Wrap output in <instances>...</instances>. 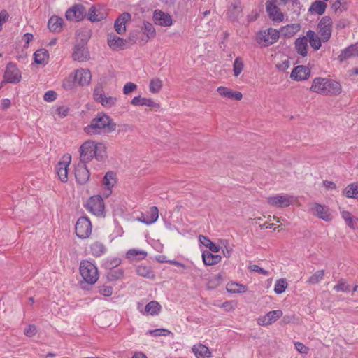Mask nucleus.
I'll return each mask as SVG.
<instances>
[{"label": "nucleus", "mask_w": 358, "mask_h": 358, "mask_svg": "<svg viewBox=\"0 0 358 358\" xmlns=\"http://www.w3.org/2000/svg\"><path fill=\"white\" fill-rule=\"evenodd\" d=\"M310 210L313 215L325 222H330L332 220L329 208L326 206L313 203L310 204Z\"/></svg>", "instance_id": "obj_11"}, {"label": "nucleus", "mask_w": 358, "mask_h": 358, "mask_svg": "<svg viewBox=\"0 0 358 358\" xmlns=\"http://www.w3.org/2000/svg\"><path fill=\"white\" fill-rule=\"evenodd\" d=\"M333 22L329 16H324L317 24V31L323 42H327L331 38Z\"/></svg>", "instance_id": "obj_9"}, {"label": "nucleus", "mask_w": 358, "mask_h": 358, "mask_svg": "<svg viewBox=\"0 0 358 358\" xmlns=\"http://www.w3.org/2000/svg\"><path fill=\"white\" fill-rule=\"evenodd\" d=\"M137 89V85L131 82H127L123 87V93L125 95L130 94L131 92L135 91Z\"/></svg>", "instance_id": "obj_55"}, {"label": "nucleus", "mask_w": 358, "mask_h": 358, "mask_svg": "<svg viewBox=\"0 0 358 358\" xmlns=\"http://www.w3.org/2000/svg\"><path fill=\"white\" fill-rule=\"evenodd\" d=\"M310 76V70L303 65H299L293 69L290 74V78L295 81L307 80Z\"/></svg>", "instance_id": "obj_19"}, {"label": "nucleus", "mask_w": 358, "mask_h": 358, "mask_svg": "<svg viewBox=\"0 0 358 358\" xmlns=\"http://www.w3.org/2000/svg\"><path fill=\"white\" fill-rule=\"evenodd\" d=\"M342 92V86L341 83L333 79L328 78L327 85L325 87L324 96H338Z\"/></svg>", "instance_id": "obj_22"}, {"label": "nucleus", "mask_w": 358, "mask_h": 358, "mask_svg": "<svg viewBox=\"0 0 358 358\" xmlns=\"http://www.w3.org/2000/svg\"><path fill=\"white\" fill-rule=\"evenodd\" d=\"M92 232V224L90 220L85 216L78 219L75 225V233L80 239L90 238Z\"/></svg>", "instance_id": "obj_7"}, {"label": "nucleus", "mask_w": 358, "mask_h": 358, "mask_svg": "<svg viewBox=\"0 0 358 358\" xmlns=\"http://www.w3.org/2000/svg\"><path fill=\"white\" fill-rule=\"evenodd\" d=\"M149 334L153 336H167L171 334L170 331L164 329H157L149 331Z\"/></svg>", "instance_id": "obj_57"}, {"label": "nucleus", "mask_w": 358, "mask_h": 358, "mask_svg": "<svg viewBox=\"0 0 358 358\" xmlns=\"http://www.w3.org/2000/svg\"><path fill=\"white\" fill-rule=\"evenodd\" d=\"M22 76L16 64L8 63L3 75V80L9 83H17L21 80Z\"/></svg>", "instance_id": "obj_12"}, {"label": "nucleus", "mask_w": 358, "mask_h": 358, "mask_svg": "<svg viewBox=\"0 0 358 358\" xmlns=\"http://www.w3.org/2000/svg\"><path fill=\"white\" fill-rule=\"evenodd\" d=\"M115 129L116 124L113 120L106 113H100L83 128V131L88 136H96L103 133H111Z\"/></svg>", "instance_id": "obj_2"}, {"label": "nucleus", "mask_w": 358, "mask_h": 358, "mask_svg": "<svg viewBox=\"0 0 358 358\" xmlns=\"http://www.w3.org/2000/svg\"><path fill=\"white\" fill-rule=\"evenodd\" d=\"M138 309L144 315H157L161 312L162 306L159 302L152 301L149 302L145 307L144 310L141 309V306H138Z\"/></svg>", "instance_id": "obj_24"}, {"label": "nucleus", "mask_w": 358, "mask_h": 358, "mask_svg": "<svg viewBox=\"0 0 358 358\" xmlns=\"http://www.w3.org/2000/svg\"><path fill=\"white\" fill-rule=\"evenodd\" d=\"M69 108L67 106H62L57 108L56 114L60 117L63 118L68 115Z\"/></svg>", "instance_id": "obj_60"}, {"label": "nucleus", "mask_w": 358, "mask_h": 358, "mask_svg": "<svg viewBox=\"0 0 358 358\" xmlns=\"http://www.w3.org/2000/svg\"><path fill=\"white\" fill-rule=\"evenodd\" d=\"M327 5L325 2L317 0L311 3L308 8V12L310 14H316L318 15H322L324 13Z\"/></svg>", "instance_id": "obj_37"}, {"label": "nucleus", "mask_w": 358, "mask_h": 358, "mask_svg": "<svg viewBox=\"0 0 358 358\" xmlns=\"http://www.w3.org/2000/svg\"><path fill=\"white\" fill-rule=\"evenodd\" d=\"M115 182L116 180L115 177V173L112 171L107 172L103 179V185L108 192L106 194V196H108L110 194L111 189L114 186Z\"/></svg>", "instance_id": "obj_38"}, {"label": "nucleus", "mask_w": 358, "mask_h": 358, "mask_svg": "<svg viewBox=\"0 0 358 358\" xmlns=\"http://www.w3.org/2000/svg\"><path fill=\"white\" fill-rule=\"evenodd\" d=\"M342 218L345 222L346 224L352 229H355L358 227V218L353 216L351 213L345 210H341Z\"/></svg>", "instance_id": "obj_36"}, {"label": "nucleus", "mask_w": 358, "mask_h": 358, "mask_svg": "<svg viewBox=\"0 0 358 358\" xmlns=\"http://www.w3.org/2000/svg\"><path fill=\"white\" fill-rule=\"evenodd\" d=\"M78 86L85 87L92 81V73L89 69L80 68L72 72Z\"/></svg>", "instance_id": "obj_13"}, {"label": "nucleus", "mask_w": 358, "mask_h": 358, "mask_svg": "<svg viewBox=\"0 0 358 358\" xmlns=\"http://www.w3.org/2000/svg\"><path fill=\"white\" fill-rule=\"evenodd\" d=\"M334 289L336 292H348L350 291V287L348 285L346 284L345 280H341L334 287Z\"/></svg>", "instance_id": "obj_54"}, {"label": "nucleus", "mask_w": 358, "mask_h": 358, "mask_svg": "<svg viewBox=\"0 0 358 358\" xmlns=\"http://www.w3.org/2000/svg\"><path fill=\"white\" fill-rule=\"evenodd\" d=\"M301 29L299 23H294L285 25L280 28V32L285 38H291L296 34Z\"/></svg>", "instance_id": "obj_32"}, {"label": "nucleus", "mask_w": 358, "mask_h": 358, "mask_svg": "<svg viewBox=\"0 0 358 358\" xmlns=\"http://www.w3.org/2000/svg\"><path fill=\"white\" fill-rule=\"evenodd\" d=\"M79 273L82 278L80 282H84L89 285H94L99 277L98 268L96 264L87 259H83L80 262Z\"/></svg>", "instance_id": "obj_3"}, {"label": "nucleus", "mask_w": 358, "mask_h": 358, "mask_svg": "<svg viewBox=\"0 0 358 358\" xmlns=\"http://www.w3.org/2000/svg\"><path fill=\"white\" fill-rule=\"evenodd\" d=\"M294 345L296 350L300 353L308 354L309 352L308 347L306 346L303 343L301 342H295Z\"/></svg>", "instance_id": "obj_62"}, {"label": "nucleus", "mask_w": 358, "mask_h": 358, "mask_svg": "<svg viewBox=\"0 0 358 358\" xmlns=\"http://www.w3.org/2000/svg\"><path fill=\"white\" fill-rule=\"evenodd\" d=\"M217 93L221 98L226 100L240 101L243 99L242 92L229 87L219 86L217 88Z\"/></svg>", "instance_id": "obj_14"}, {"label": "nucleus", "mask_w": 358, "mask_h": 358, "mask_svg": "<svg viewBox=\"0 0 358 358\" xmlns=\"http://www.w3.org/2000/svg\"><path fill=\"white\" fill-rule=\"evenodd\" d=\"M142 29L148 38H152L155 36V29L151 23L145 22Z\"/></svg>", "instance_id": "obj_52"}, {"label": "nucleus", "mask_w": 358, "mask_h": 358, "mask_svg": "<svg viewBox=\"0 0 358 358\" xmlns=\"http://www.w3.org/2000/svg\"><path fill=\"white\" fill-rule=\"evenodd\" d=\"M307 37L308 38L311 47L315 50H319L321 47V41H322L321 37L319 38L315 33L311 30L307 32Z\"/></svg>", "instance_id": "obj_43"}, {"label": "nucleus", "mask_w": 358, "mask_h": 358, "mask_svg": "<svg viewBox=\"0 0 358 358\" xmlns=\"http://www.w3.org/2000/svg\"><path fill=\"white\" fill-rule=\"evenodd\" d=\"M72 57L74 61L83 62L90 59V53L85 45H76L74 46Z\"/></svg>", "instance_id": "obj_20"}, {"label": "nucleus", "mask_w": 358, "mask_h": 358, "mask_svg": "<svg viewBox=\"0 0 358 358\" xmlns=\"http://www.w3.org/2000/svg\"><path fill=\"white\" fill-rule=\"evenodd\" d=\"M295 46L297 52L304 57L307 55L308 53V38L306 36L299 38L295 41Z\"/></svg>", "instance_id": "obj_39"}, {"label": "nucleus", "mask_w": 358, "mask_h": 358, "mask_svg": "<svg viewBox=\"0 0 358 358\" xmlns=\"http://www.w3.org/2000/svg\"><path fill=\"white\" fill-rule=\"evenodd\" d=\"M294 201V196L287 194H275L266 199V203L274 208H287L292 205Z\"/></svg>", "instance_id": "obj_4"}, {"label": "nucleus", "mask_w": 358, "mask_h": 358, "mask_svg": "<svg viewBox=\"0 0 358 358\" xmlns=\"http://www.w3.org/2000/svg\"><path fill=\"white\" fill-rule=\"evenodd\" d=\"M94 100L100 103L106 109H111L117 104L116 96L106 95L101 86L96 87L93 92Z\"/></svg>", "instance_id": "obj_5"}, {"label": "nucleus", "mask_w": 358, "mask_h": 358, "mask_svg": "<svg viewBox=\"0 0 358 358\" xmlns=\"http://www.w3.org/2000/svg\"><path fill=\"white\" fill-rule=\"evenodd\" d=\"M148 257L145 250L138 248H131L125 253V258L129 262H138L144 260Z\"/></svg>", "instance_id": "obj_23"}, {"label": "nucleus", "mask_w": 358, "mask_h": 358, "mask_svg": "<svg viewBox=\"0 0 358 358\" xmlns=\"http://www.w3.org/2000/svg\"><path fill=\"white\" fill-rule=\"evenodd\" d=\"M136 273L138 275L147 278H154L155 277V275L150 268L145 265L138 266L136 268Z\"/></svg>", "instance_id": "obj_48"}, {"label": "nucleus", "mask_w": 358, "mask_h": 358, "mask_svg": "<svg viewBox=\"0 0 358 358\" xmlns=\"http://www.w3.org/2000/svg\"><path fill=\"white\" fill-rule=\"evenodd\" d=\"M248 269L250 271H253V272H255V273H261V274H262V275H264L265 276H267V275H269V272L268 271H266V270L262 268L261 267H259L257 264L250 265L248 266Z\"/></svg>", "instance_id": "obj_56"}, {"label": "nucleus", "mask_w": 358, "mask_h": 358, "mask_svg": "<svg viewBox=\"0 0 358 358\" xmlns=\"http://www.w3.org/2000/svg\"><path fill=\"white\" fill-rule=\"evenodd\" d=\"M8 17L9 15L6 10H3L0 12V31H2V26L8 21Z\"/></svg>", "instance_id": "obj_63"}, {"label": "nucleus", "mask_w": 358, "mask_h": 358, "mask_svg": "<svg viewBox=\"0 0 358 358\" xmlns=\"http://www.w3.org/2000/svg\"><path fill=\"white\" fill-rule=\"evenodd\" d=\"M283 315L281 310H272L266 315L261 316L257 320V323L261 326H268L275 322Z\"/></svg>", "instance_id": "obj_16"}, {"label": "nucleus", "mask_w": 358, "mask_h": 358, "mask_svg": "<svg viewBox=\"0 0 358 358\" xmlns=\"http://www.w3.org/2000/svg\"><path fill=\"white\" fill-rule=\"evenodd\" d=\"M327 78L317 77L313 80L310 90L313 92L322 94L325 92V87L327 83Z\"/></svg>", "instance_id": "obj_27"}, {"label": "nucleus", "mask_w": 358, "mask_h": 358, "mask_svg": "<svg viewBox=\"0 0 358 358\" xmlns=\"http://www.w3.org/2000/svg\"><path fill=\"white\" fill-rule=\"evenodd\" d=\"M226 289L228 292L236 294L245 293L248 290L247 286L233 281L227 284Z\"/></svg>", "instance_id": "obj_42"}, {"label": "nucleus", "mask_w": 358, "mask_h": 358, "mask_svg": "<svg viewBox=\"0 0 358 358\" xmlns=\"http://www.w3.org/2000/svg\"><path fill=\"white\" fill-rule=\"evenodd\" d=\"M342 194L346 198L358 199V182L348 184L343 190Z\"/></svg>", "instance_id": "obj_33"}, {"label": "nucleus", "mask_w": 358, "mask_h": 358, "mask_svg": "<svg viewBox=\"0 0 358 358\" xmlns=\"http://www.w3.org/2000/svg\"><path fill=\"white\" fill-rule=\"evenodd\" d=\"M86 15V10L82 5H75L66 12V17L71 21L83 20Z\"/></svg>", "instance_id": "obj_17"}, {"label": "nucleus", "mask_w": 358, "mask_h": 358, "mask_svg": "<svg viewBox=\"0 0 358 358\" xmlns=\"http://www.w3.org/2000/svg\"><path fill=\"white\" fill-rule=\"evenodd\" d=\"M355 57V54L354 53L353 48L348 46L341 52V53L338 56V59L341 62H343Z\"/></svg>", "instance_id": "obj_50"}, {"label": "nucleus", "mask_w": 358, "mask_h": 358, "mask_svg": "<svg viewBox=\"0 0 358 358\" xmlns=\"http://www.w3.org/2000/svg\"><path fill=\"white\" fill-rule=\"evenodd\" d=\"M322 185L324 187L328 190H333L337 188L336 185L333 181L330 180H323Z\"/></svg>", "instance_id": "obj_64"}, {"label": "nucleus", "mask_w": 358, "mask_h": 358, "mask_svg": "<svg viewBox=\"0 0 358 358\" xmlns=\"http://www.w3.org/2000/svg\"><path fill=\"white\" fill-rule=\"evenodd\" d=\"M34 62L39 65H45L49 60V52L47 50L41 48L34 53Z\"/></svg>", "instance_id": "obj_35"}, {"label": "nucleus", "mask_w": 358, "mask_h": 358, "mask_svg": "<svg viewBox=\"0 0 358 358\" xmlns=\"http://www.w3.org/2000/svg\"><path fill=\"white\" fill-rule=\"evenodd\" d=\"M131 20V15L124 13L118 17L114 24L115 29L119 34H123L126 31V24Z\"/></svg>", "instance_id": "obj_26"}, {"label": "nucleus", "mask_w": 358, "mask_h": 358, "mask_svg": "<svg viewBox=\"0 0 358 358\" xmlns=\"http://www.w3.org/2000/svg\"><path fill=\"white\" fill-rule=\"evenodd\" d=\"M57 94L53 90L46 92L43 96V99L47 102H52L57 99Z\"/></svg>", "instance_id": "obj_58"}, {"label": "nucleus", "mask_w": 358, "mask_h": 358, "mask_svg": "<svg viewBox=\"0 0 358 358\" xmlns=\"http://www.w3.org/2000/svg\"><path fill=\"white\" fill-rule=\"evenodd\" d=\"M158 217V208L156 206H152L149 208L146 213L143 215L141 221L146 224H150L155 222Z\"/></svg>", "instance_id": "obj_31"}, {"label": "nucleus", "mask_w": 358, "mask_h": 358, "mask_svg": "<svg viewBox=\"0 0 358 358\" xmlns=\"http://www.w3.org/2000/svg\"><path fill=\"white\" fill-rule=\"evenodd\" d=\"M48 25L51 31L59 32L62 29L63 19L58 16H52L48 21Z\"/></svg>", "instance_id": "obj_40"}, {"label": "nucleus", "mask_w": 358, "mask_h": 358, "mask_svg": "<svg viewBox=\"0 0 358 358\" xmlns=\"http://www.w3.org/2000/svg\"><path fill=\"white\" fill-rule=\"evenodd\" d=\"M90 252L94 257H99L105 254L106 248L102 243L96 241L91 244Z\"/></svg>", "instance_id": "obj_41"}, {"label": "nucleus", "mask_w": 358, "mask_h": 358, "mask_svg": "<svg viewBox=\"0 0 358 358\" xmlns=\"http://www.w3.org/2000/svg\"><path fill=\"white\" fill-rule=\"evenodd\" d=\"M107 16V12L105 9L101 8L92 7L88 13V19L92 22H99Z\"/></svg>", "instance_id": "obj_30"}, {"label": "nucleus", "mask_w": 358, "mask_h": 358, "mask_svg": "<svg viewBox=\"0 0 358 358\" xmlns=\"http://www.w3.org/2000/svg\"><path fill=\"white\" fill-rule=\"evenodd\" d=\"M162 80L159 78H153L150 80L149 83V91L152 94L158 93L162 88Z\"/></svg>", "instance_id": "obj_45"}, {"label": "nucleus", "mask_w": 358, "mask_h": 358, "mask_svg": "<svg viewBox=\"0 0 358 358\" xmlns=\"http://www.w3.org/2000/svg\"><path fill=\"white\" fill-rule=\"evenodd\" d=\"M202 259L205 265L213 266L222 260V257L219 255H214L209 251H204L202 253Z\"/></svg>", "instance_id": "obj_34"}, {"label": "nucleus", "mask_w": 358, "mask_h": 358, "mask_svg": "<svg viewBox=\"0 0 358 358\" xmlns=\"http://www.w3.org/2000/svg\"><path fill=\"white\" fill-rule=\"evenodd\" d=\"M280 37V31L275 29L269 28L261 30L257 36V41L263 46H269L275 43Z\"/></svg>", "instance_id": "obj_6"}, {"label": "nucleus", "mask_w": 358, "mask_h": 358, "mask_svg": "<svg viewBox=\"0 0 358 358\" xmlns=\"http://www.w3.org/2000/svg\"><path fill=\"white\" fill-rule=\"evenodd\" d=\"M90 173L86 165L78 164L75 169V178L78 183L85 184L90 179Z\"/></svg>", "instance_id": "obj_21"}, {"label": "nucleus", "mask_w": 358, "mask_h": 358, "mask_svg": "<svg viewBox=\"0 0 358 358\" xmlns=\"http://www.w3.org/2000/svg\"><path fill=\"white\" fill-rule=\"evenodd\" d=\"M85 208L90 213L96 216H104L105 205L102 197L99 195L91 196L88 199Z\"/></svg>", "instance_id": "obj_8"}, {"label": "nucleus", "mask_w": 358, "mask_h": 358, "mask_svg": "<svg viewBox=\"0 0 358 358\" xmlns=\"http://www.w3.org/2000/svg\"><path fill=\"white\" fill-rule=\"evenodd\" d=\"M37 333V328L34 324H29L24 331L25 336L28 337H32Z\"/></svg>", "instance_id": "obj_59"}, {"label": "nucleus", "mask_w": 358, "mask_h": 358, "mask_svg": "<svg viewBox=\"0 0 358 358\" xmlns=\"http://www.w3.org/2000/svg\"><path fill=\"white\" fill-rule=\"evenodd\" d=\"M273 220H275L278 222H280V218L275 216H271L269 215L268 217V220L265 222L264 224L260 225L261 229H272L274 226V224L271 222Z\"/></svg>", "instance_id": "obj_53"}, {"label": "nucleus", "mask_w": 358, "mask_h": 358, "mask_svg": "<svg viewBox=\"0 0 358 358\" xmlns=\"http://www.w3.org/2000/svg\"><path fill=\"white\" fill-rule=\"evenodd\" d=\"M288 287V282L285 278H280L275 281L274 292L276 294H281L285 292Z\"/></svg>", "instance_id": "obj_46"}, {"label": "nucleus", "mask_w": 358, "mask_h": 358, "mask_svg": "<svg viewBox=\"0 0 358 358\" xmlns=\"http://www.w3.org/2000/svg\"><path fill=\"white\" fill-rule=\"evenodd\" d=\"M266 10L270 19L274 22L280 23L283 22L285 15L280 9L276 6V3L272 1H267Z\"/></svg>", "instance_id": "obj_15"}, {"label": "nucleus", "mask_w": 358, "mask_h": 358, "mask_svg": "<svg viewBox=\"0 0 358 358\" xmlns=\"http://www.w3.org/2000/svg\"><path fill=\"white\" fill-rule=\"evenodd\" d=\"M62 86L64 90H71L74 89L77 85L73 73H71L69 76L65 78L62 83Z\"/></svg>", "instance_id": "obj_47"}, {"label": "nucleus", "mask_w": 358, "mask_h": 358, "mask_svg": "<svg viewBox=\"0 0 358 358\" xmlns=\"http://www.w3.org/2000/svg\"><path fill=\"white\" fill-rule=\"evenodd\" d=\"M221 276L220 275H215L210 277L207 283L208 288L213 289L217 287L221 283Z\"/></svg>", "instance_id": "obj_51"}, {"label": "nucleus", "mask_w": 358, "mask_h": 358, "mask_svg": "<svg viewBox=\"0 0 358 358\" xmlns=\"http://www.w3.org/2000/svg\"><path fill=\"white\" fill-rule=\"evenodd\" d=\"M71 162V155L70 154L64 155L56 166V171L59 180L66 182L68 180V168Z\"/></svg>", "instance_id": "obj_10"}, {"label": "nucleus", "mask_w": 358, "mask_h": 358, "mask_svg": "<svg viewBox=\"0 0 358 358\" xmlns=\"http://www.w3.org/2000/svg\"><path fill=\"white\" fill-rule=\"evenodd\" d=\"M245 64L242 58L238 57L235 58L233 63V76L238 78L243 71Z\"/></svg>", "instance_id": "obj_44"}, {"label": "nucleus", "mask_w": 358, "mask_h": 358, "mask_svg": "<svg viewBox=\"0 0 358 358\" xmlns=\"http://www.w3.org/2000/svg\"><path fill=\"white\" fill-rule=\"evenodd\" d=\"M107 41L108 46L113 50L123 49L126 44L125 40L114 34H109L107 37Z\"/></svg>", "instance_id": "obj_28"}, {"label": "nucleus", "mask_w": 358, "mask_h": 358, "mask_svg": "<svg viewBox=\"0 0 358 358\" xmlns=\"http://www.w3.org/2000/svg\"><path fill=\"white\" fill-rule=\"evenodd\" d=\"M324 276V270H318L315 271L312 275L308 279L307 282L310 285H316L320 282Z\"/></svg>", "instance_id": "obj_49"}, {"label": "nucleus", "mask_w": 358, "mask_h": 358, "mask_svg": "<svg viewBox=\"0 0 358 358\" xmlns=\"http://www.w3.org/2000/svg\"><path fill=\"white\" fill-rule=\"evenodd\" d=\"M79 152L82 163H89L94 158L98 162H102L107 157V147L102 142L87 140L80 145Z\"/></svg>", "instance_id": "obj_1"}, {"label": "nucleus", "mask_w": 358, "mask_h": 358, "mask_svg": "<svg viewBox=\"0 0 358 358\" xmlns=\"http://www.w3.org/2000/svg\"><path fill=\"white\" fill-rule=\"evenodd\" d=\"M99 292L104 296H110L113 292V287L103 285L99 287Z\"/></svg>", "instance_id": "obj_61"}, {"label": "nucleus", "mask_w": 358, "mask_h": 358, "mask_svg": "<svg viewBox=\"0 0 358 358\" xmlns=\"http://www.w3.org/2000/svg\"><path fill=\"white\" fill-rule=\"evenodd\" d=\"M192 352L196 358H211L210 349L202 343H196L192 346Z\"/></svg>", "instance_id": "obj_29"}, {"label": "nucleus", "mask_w": 358, "mask_h": 358, "mask_svg": "<svg viewBox=\"0 0 358 358\" xmlns=\"http://www.w3.org/2000/svg\"><path fill=\"white\" fill-rule=\"evenodd\" d=\"M131 104L134 106H148L151 108H159V104L155 103L152 99L141 96H134L131 101Z\"/></svg>", "instance_id": "obj_25"}, {"label": "nucleus", "mask_w": 358, "mask_h": 358, "mask_svg": "<svg viewBox=\"0 0 358 358\" xmlns=\"http://www.w3.org/2000/svg\"><path fill=\"white\" fill-rule=\"evenodd\" d=\"M153 21L155 24L161 27H171L173 24L172 17L167 13L156 10L153 13Z\"/></svg>", "instance_id": "obj_18"}]
</instances>
